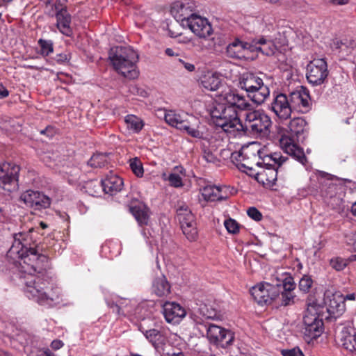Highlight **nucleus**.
I'll use <instances>...</instances> for the list:
<instances>
[{
  "label": "nucleus",
  "mask_w": 356,
  "mask_h": 356,
  "mask_svg": "<svg viewBox=\"0 0 356 356\" xmlns=\"http://www.w3.org/2000/svg\"><path fill=\"white\" fill-rule=\"evenodd\" d=\"M33 231L31 228L29 232L14 234L7 257L18 263L24 273L20 278L24 284L25 295L40 305H51L58 299V295L49 286V277L47 275L49 259L38 252L31 235Z\"/></svg>",
  "instance_id": "f257e3e1"
},
{
  "label": "nucleus",
  "mask_w": 356,
  "mask_h": 356,
  "mask_svg": "<svg viewBox=\"0 0 356 356\" xmlns=\"http://www.w3.org/2000/svg\"><path fill=\"white\" fill-rule=\"evenodd\" d=\"M216 127L231 136L251 134L264 137L270 131V117L261 109H254L244 96L228 89L222 91L209 108Z\"/></svg>",
  "instance_id": "f03ea898"
},
{
  "label": "nucleus",
  "mask_w": 356,
  "mask_h": 356,
  "mask_svg": "<svg viewBox=\"0 0 356 356\" xmlns=\"http://www.w3.org/2000/svg\"><path fill=\"white\" fill-rule=\"evenodd\" d=\"M306 124L307 122L303 118H294L288 125L289 135H283L280 139L282 149L302 165L307 162V158L302 149L297 145V142L305 138Z\"/></svg>",
  "instance_id": "7ed1b4c3"
},
{
  "label": "nucleus",
  "mask_w": 356,
  "mask_h": 356,
  "mask_svg": "<svg viewBox=\"0 0 356 356\" xmlns=\"http://www.w3.org/2000/svg\"><path fill=\"white\" fill-rule=\"evenodd\" d=\"M109 59L119 74L129 79L138 77L136 63L138 60V54L131 47L118 46L111 48Z\"/></svg>",
  "instance_id": "20e7f679"
},
{
  "label": "nucleus",
  "mask_w": 356,
  "mask_h": 356,
  "mask_svg": "<svg viewBox=\"0 0 356 356\" xmlns=\"http://www.w3.org/2000/svg\"><path fill=\"white\" fill-rule=\"evenodd\" d=\"M287 160L288 158L283 156L280 152L264 156L261 162L257 163L258 166L261 167L255 174L257 181L263 185H274L277 177L278 168Z\"/></svg>",
  "instance_id": "39448f33"
},
{
  "label": "nucleus",
  "mask_w": 356,
  "mask_h": 356,
  "mask_svg": "<svg viewBox=\"0 0 356 356\" xmlns=\"http://www.w3.org/2000/svg\"><path fill=\"white\" fill-rule=\"evenodd\" d=\"M238 87L245 90L248 97L257 105L263 104L270 95L268 87L254 73H243L239 79Z\"/></svg>",
  "instance_id": "423d86ee"
},
{
  "label": "nucleus",
  "mask_w": 356,
  "mask_h": 356,
  "mask_svg": "<svg viewBox=\"0 0 356 356\" xmlns=\"http://www.w3.org/2000/svg\"><path fill=\"white\" fill-rule=\"evenodd\" d=\"M307 305V308L303 317L304 333L311 339H316L321 335L323 330V323L318 316V311L322 305L312 297L308 298Z\"/></svg>",
  "instance_id": "0eeeda50"
},
{
  "label": "nucleus",
  "mask_w": 356,
  "mask_h": 356,
  "mask_svg": "<svg viewBox=\"0 0 356 356\" xmlns=\"http://www.w3.org/2000/svg\"><path fill=\"white\" fill-rule=\"evenodd\" d=\"M207 337L211 343L222 348H226L232 345L234 341V334L229 330H227L213 323L205 325Z\"/></svg>",
  "instance_id": "6e6552de"
},
{
  "label": "nucleus",
  "mask_w": 356,
  "mask_h": 356,
  "mask_svg": "<svg viewBox=\"0 0 356 356\" xmlns=\"http://www.w3.org/2000/svg\"><path fill=\"white\" fill-rule=\"evenodd\" d=\"M254 300L261 305L271 303L280 293V285L262 282L258 284L250 289Z\"/></svg>",
  "instance_id": "1a4fd4ad"
},
{
  "label": "nucleus",
  "mask_w": 356,
  "mask_h": 356,
  "mask_svg": "<svg viewBox=\"0 0 356 356\" xmlns=\"http://www.w3.org/2000/svg\"><path fill=\"white\" fill-rule=\"evenodd\" d=\"M327 75V65L323 58L314 59L307 65L306 76L312 86L323 84Z\"/></svg>",
  "instance_id": "9d476101"
},
{
  "label": "nucleus",
  "mask_w": 356,
  "mask_h": 356,
  "mask_svg": "<svg viewBox=\"0 0 356 356\" xmlns=\"http://www.w3.org/2000/svg\"><path fill=\"white\" fill-rule=\"evenodd\" d=\"M196 9V3L193 0L177 1L173 3L170 12L175 19L184 26L186 21L195 14Z\"/></svg>",
  "instance_id": "9b49d317"
},
{
  "label": "nucleus",
  "mask_w": 356,
  "mask_h": 356,
  "mask_svg": "<svg viewBox=\"0 0 356 356\" xmlns=\"http://www.w3.org/2000/svg\"><path fill=\"white\" fill-rule=\"evenodd\" d=\"M328 176L330 175L319 172L315 177L311 178L312 184L308 186L304 195H315L320 190L322 195L332 197L336 190V185L328 178L325 180Z\"/></svg>",
  "instance_id": "f8f14e48"
},
{
  "label": "nucleus",
  "mask_w": 356,
  "mask_h": 356,
  "mask_svg": "<svg viewBox=\"0 0 356 356\" xmlns=\"http://www.w3.org/2000/svg\"><path fill=\"white\" fill-rule=\"evenodd\" d=\"M323 305L326 307L327 312L334 317L341 315L346 309L343 295L331 290L325 291Z\"/></svg>",
  "instance_id": "ddd939ff"
},
{
  "label": "nucleus",
  "mask_w": 356,
  "mask_h": 356,
  "mask_svg": "<svg viewBox=\"0 0 356 356\" xmlns=\"http://www.w3.org/2000/svg\"><path fill=\"white\" fill-rule=\"evenodd\" d=\"M20 200L27 207L34 210L48 208L51 204L50 198L44 194L32 190H27L22 193Z\"/></svg>",
  "instance_id": "4468645a"
},
{
  "label": "nucleus",
  "mask_w": 356,
  "mask_h": 356,
  "mask_svg": "<svg viewBox=\"0 0 356 356\" xmlns=\"http://www.w3.org/2000/svg\"><path fill=\"white\" fill-rule=\"evenodd\" d=\"M291 106L293 111L305 113L311 109V98L308 90L303 87L289 95Z\"/></svg>",
  "instance_id": "2eb2a0df"
},
{
  "label": "nucleus",
  "mask_w": 356,
  "mask_h": 356,
  "mask_svg": "<svg viewBox=\"0 0 356 356\" xmlns=\"http://www.w3.org/2000/svg\"><path fill=\"white\" fill-rule=\"evenodd\" d=\"M19 166L13 163H0V188L11 191L10 186L17 181Z\"/></svg>",
  "instance_id": "dca6fc26"
},
{
  "label": "nucleus",
  "mask_w": 356,
  "mask_h": 356,
  "mask_svg": "<svg viewBox=\"0 0 356 356\" xmlns=\"http://www.w3.org/2000/svg\"><path fill=\"white\" fill-rule=\"evenodd\" d=\"M184 27H188L200 38H207L212 33V28L207 19L196 13L185 23Z\"/></svg>",
  "instance_id": "f3484780"
},
{
  "label": "nucleus",
  "mask_w": 356,
  "mask_h": 356,
  "mask_svg": "<svg viewBox=\"0 0 356 356\" xmlns=\"http://www.w3.org/2000/svg\"><path fill=\"white\" fill-rule=\"evenodd\" d=\"M270 110L281 120L288 119L292 113L289 96L280 93L273 99Z\"/></svg>",
  "instance_id": "a211bd4d"
},
{
  "label": "nucleus",
  "mask_w": 356,
  "mask_h": 356,
  "mask_svg": "<svg viewBox=\"0 0 356 356\" xmlns=\"http://www.w3.org/2000/svg\"><path fill=\"white\" fill-rule=\"evenodd\" d=\"M163 314L167 322L176 324L186 316V312L175 302H165L163 305Z\"/></svg>",
  "instance_id": "6ab92c4d"
},
{
  "label": "nucleus",
  "mask_w": 356,
  "mask_h": 356,
  "mask_svg": "<svg viewBox=\"0 0 356 356\" xmlns=\"http://www.w3.org/2000/svg\"><path fill=\"white\" fill-rule=\"evenodd\" d=\"M146 339L158 351H164L168 341L167 331L164 329H150L143 331Z\"/></svg>",
  "instance_id": "aec40b11"
},
{
  "label": "nucleus",
  "mask_w": 356,
  "mask_h": 356,
  "mask_svg": "<svg viewBox=\"0 0 356 356\" xmlns=\"http://www.w3.org/2000/svg\"><path fill=\"white\" fill-rule=\"evenodd\" d=\"M337 341L344 350L353 353L356 351V332L351 327H343L339 336Z\"/></svg>",
  "instance_id": "412c9836"
},
{
  "label": "nucleus",
  "mask_w": 356,
  "mask_h": 356,
  "mask_svg": "<svg viewBox=\"0 0 356 356\" xmlns=\"http://www.w3.org/2000/svg\"><path fill=\"white\" fill-rule=\"evenodd\" d=\"M179 130L185 131L190 136L201 139L204 138V127L201 125L200 120L191 115Z\"/></svg>",
  "instance_id": "4be33fe9"
},
{
  "label": "nucleus",
  "mask_w": 356,
  "mask_h": 356,
  "mask_svg": "<svg viewBox=\"0 0 356 356\" xmlns=\"http://www.w3.org/2000/svg\"><path fill=\"white\" fill-rule=\"evenodd\" d=\"M245 51H251L250 41L243 42L236 39L227 47L226 54L229 58L241 59L245 57Z\"/></svg>",
  "instance_id": "5701e85b"
},
{
  "label": "nucleus",
  "mask_w": 356,
  "mask_h": 356,
  "mask_svg": "<svg viewBox=\"0 0 356 356\" xmlns=\"http://www.w3.org/2000/svg\"><path fill=\"white\" fill-rule=\"evenodd\" d=\"M123 184L122 178L111 172L102 180V191L110 195L120 191L122 189Z\"/></svg>",
  "instance_id": "b1692460"
},
{
  "label": "nucleus",
  "mask_w": 356,
  "mask_h": 356,
  "mask_svg": "<svg viewBox=\"0 0 356 356\" xmlns=\"http://www.w3.org/2000/svg\"><path fill=\"white\" fill-rule=\"evenodd\" d=\"M251 51H259L266 56L273 55L277 48L272 40H266L264 38L254 39L250 41Z\"/></svg>",
  "instance_id": "393cba45"
},
{
  "label": "nucleus",
  "mask_w": 356,
  "mask_h": 356,
  "mask_svg": "<svg viewBox=\"0 0 356 356\" xmlns=\"http://www.w3.org/2000/svg\"><path fill=\"white\" fill-rule=\"evenodd\" d=\"M185 176V169L181 165L175 166L170 174L165 172L161 174L162 179L168 181L169 185L174 188H181L184 186L183 177Z\"/></svg>",
  "instance_id": "a878e982"
},
{
  "label": "nucleus",
  "mask_w": 356,
  "mask_h": 356,
  "mask_svg": "<svg viewBox=\"0 0 356 356\" xmlns=\"http://www.w3.org/2000/svg\"><path fill=\"white\" fill-rule=\"evenodd\" d=\"M225 187L208 185L200 189L202 197L206 201H221L227 199V194L223 191Z\"/></svg>",
  "instance_id": "bb28decb"
},
{
  "label": "nucleus",
  "mask_w": 356,
  "mask_h": 356,
  "mask_svg": "<svg viewBox=\"0 0 356 356\" xmlns=\"http://www.w3.org/2000/svg\"><path fill=\"white\" fill-rule=\"evenodd\" d=\"M170 284L165 276L161 275L154 278L151 291L157 297H165L170 293Z\"/></svg>",
  "instance_id": "cd10ccee"
},
{
  "label": "nucleus",
  "mask_w": 356,
  "mask_h": 356,
  "mask_svg": "<svg viewBox=\"0 0 356 356\" xmlns=\"http://www.w3.org/2000/svg\"><path fill=\"white\" fill-rule=\"evenodd\" d=\"M231 160L236 168L250 176H253V168L250 166V162L243 152H234L231 155Z\"/></svg>",
  "instance_id": "c85d7f7f"
},
{
  "label": "nucleus",
  "mask_w": 356,
  "mask_h": 356,
  "mask_svg": "<svg viewBox=\"0 0 356 356\" xmlns=\"http://www.w3.org/2000/svg\"><path fill=\"white\" fill-rule=\"evenodd\" d=\"M191 115L184 112H177L173 110L166 111L164 115V119L169 125L180 129L184 122L187 120Z\"/></svg>",
  "instance_id": "c756f323"
},
{
  "label": "nucleus",
  "mask_w": 356,
  "mask_h": 356,
  "mask_svg": "<svg viewBox=\"0 0 356 356\" xmlns=\"http://www.w3.org/2000/svg\"><path fill=\"white\" fill-rule=\"evenodd\" d=\"M55 17L56 19V25L58 31L62 34L71 37L73 34L71 27L72 17L68 11L63 13H55Z\"/></svg>",
  "instance_id": "7c9ffc66"
},
{
  "label": "nucleus",
  "mask_w": 356,
  "mask_h": 356,
  "mask_svg": "<svg viewBox=\"0 0 356 356\" xmlns=\"http://www.w3.org/2000/svg\"><path fill=\"white\" fill-rule=\"evenodd\" d=\"M331 47L334 50L348 54L355 48L356 42L350 38H335L332 40Z\"/></svg>",
  "instance_id": "2f4dec72"
},
{
  "label": "nucleus",
  "mask_w": 356,
  "mask_h": 356,
  "mask_svg": "<svg viewBox=\"0 0 356 356\" xmlns=\"http://www.w3.org/2000/svg\"><path fill=\"white\" fill-rule=\"evenodd\" d=\"M201 84L205 89L215 91L219 88L221 84V79L218 74L207 72L201 78Z\"/></svg>",
  "instance_id": "473e14b6"
},
{
  "label": "nucleus",
  "mask_w": 356,
  "mask_h": 356,
  "mask_svg": "<svg viewBox=\"0 0 356 356\" xmlns=\"http://www.w3.org/2000/svg\"><path fill=\"white\" fill-rule=\"evenodd\" d=\"M124 120L127 129L134 134L140 133L145 126L144 121L135 115H127Z\"/></svg>",
  "instance_id": "72a5a7b5"
},
{
  "label": "nucleus",
  "mask_w": 356,
  "mask_h": 356,
  "mask_svg": "<svg viewBox=\"0 0 356 356\" xmlns=\"http://www.w3.org/2000/svg\"><path fill=\"white\" fill-rule=\"evenodd\" d=\"M176 213L180 225L186 223L187 221H191L194 217L189 207L184 202L178 203Z\"/></svg>",
  "instance_id": "f704fd0d"
},
{
  "label": "nucleus",
  "mask_w": 356,
  "mask_h": 356,
  "mask_svg": "<svg viewBox=\"0 0 356 356\" xmlns=\"http://www.w3.org/2000/svg\"><path fill=\"white\" fill-rule=\"evenodd\" d=\"M200 315L206 319H218L220 317V313L211 305L201 304L197 312Z\"/></svg>",
  "instance_id": "c9c22d12"
},
{
  "label": "nucleus",
  "mask_w": 356,
  "mask_h": 356,
  "mask_svg": "<svg viewBox=\"0 0 356 356\" xmlns=\"http://www.w3.org/2000/svg\"><path fill=\"white\" fill-rule=\"evenodd\" d=\"M130 211L140 225L148 223L149 216L145 208L136 206L131 207Z\"/></svg>",
  "instance_id": "e433bc0d"
},
{
  "label": "nucleus",
  "mask_w": 356,
  "mask_h": 356,
  "mask_svg": "<svg viewBox=\"0 0 356 356\" xmlns=\"http://www.w3.org/2000/svg\"><path fill=\"white\" fill-rule=\"evenodd\" d=\"M129 167L134 174L138 177H142L144 174L143 163L138 157L129 159Z\"/></svg>",
  "instance_id": "4c0bfd02"
},
{
  "label": "nucleus",
  "mask_w": 356,
  "mask_h": 356,
  "mask_svg": "<svg viewBox=\"0 0 356 356\" xmlns=\"http://www.w3.org/2000/svg\"><path fill=\"white\" fill-rule=\"evenodd\" d=\"M313 283L314 281L310 275H303L299 280L298 289L302 293H307L309 292Z\"/></svg>",
  "instance_id": "58836bf2"
},
{
  "label": "nucleus",
  "mask_w": 356,
  "mask_h": 356,
  "mask_svg": "<svg viewBox=\"0 0 356 356\" xmlns=\"http://www.w3.org/2000/svg\"><path fill=\"white\" fill-rule=\"evenodd\" d=\"M87 193L92 196H97L102 190V181L91 180L88 181L85 186Z\"/></svg>",
  "instance_id": "ea45409f"
},
{
  "label": "nucleus",
  "mask_w": 356,
  "mask_h": 356,
  "mask_svg": "<svg viewBox=\"0 0 356 356\" xmlns=\"http://www.w3.org/2000/svg\"><path fill=\"white\" fill-rule=\"evenodd\" d=\"M38 44L40 47V54L42 56H47L54 51L53 42L51 40L40 39Z\"/></svg>",
  "instance_id": "a19ab883"
},
{
  "label": "nucleus",
  "mask_w": 356,
  "mask_h": 356,
  "mask_svg": "<svg viewBox=\"0 0 356 356\" xmlns=\"http://www.w3.org/2000/svg\"><path fill=\"white\" fill-rule=\"evenodd\" d=\"M106 163V156L102 154H96L92 156L90 159L88 161V165L92 168H102Z\"/></svg>",
  "instance_id": "79ce46f5"
},
{
  "label": "nucleus",
  "mask_w": 356,
  "mask_h": 356,
  "mask_svg": "<svg viewBox=\"0 0 356 356\" xmlns=\"http://www.w3.org/2000/svg\"><path fill=\"white\" fill-rule=\"evenodd\" d=\"M276 284L280 285V289H282L283 292H293L296 289V283L291 277H286L282 281V283L277 282Z\"/></svg>",
  "instance_id": "37998d69"
},
{
  "label": "nucleus",
  "mask_w": 356,
  "mask_h": 356,
  "mask_svg": "<svg viewBox=\"0 0 356 356\" xmlns=\"http://www.w3.org/2000/svg\"><path fill=\"white\" fill-rule=\"evenodd\" d=\"M224 225L227 231L230 234H236L239 232L238 223L232 218L225 220Z\"/></svg>",
  "instance_id": "c03bdc74"
},
{
  "label": "nucleus",
  "mask_w": 356,
  "mask_h": 356,
  "mask_svg": "<svg viewBox=\"0 0 356 356\" xmlns=\"http://www.w3.org/2000/svg\"><path fill=\"white\" fill-rule=\"evenodd\" d=\"M281 293V304L287 306L294 302L296 295L294 292H280Z\"/></svg>",
  "instance_id": "a18cd8bd"
},
{
  "label": "nucleus",
  "mask_w": 356,
  "mask_h": 356,
  "mask_svg": "<svg viewBox=\"0 0 356 356\" xmlns=\"http://www.w3.org/2000/svg\"><path fill=\"white\" fill-rule=\"evenodd\" d=\"M183 234L190 241H194L197 238V229L195 227H184L181 228Z\"/></svg>",
  "instance_id": "49530a36"
},
{
  "label": "nucleus",
  "mask_w": 356,
  "mask_h": 356,
  "mask_svg": "<svg viewBox=\"0 0 356 356\" xmlns=\"http://www.w3.org/2000/svg\"><path fill=\"white\" fill-rule=\"evenodd\" d=\"M330 266L336 270L340 271L345 268L346 262L343 259L337 257L330 260Z\"/></svg>",
  "instance_id": "de8ad7c7"
},
{
  "label": "nucleus",
  "mask_w": 356,
  "mask_h": 356,
  "mask_svg": "<svg viewBox=\"0 0 356 356\" xmlns=\"http://www.w3.org/2000/svg\"><path fill=\"white\" fill-rule=\"evenodd\" d=\"M66 1L67 0H56L53 5L55 13H63L64 12H67V6L65 5Z\"/></svg>",
  "instance_id": "09e8293b"
},
{
  "label": "nucleus",
  "mask_w": 356,
  "mask_h": 356,
  "mask_svg": "<svg viewBox=\"0 0 356 356\" xmlns=\"http://www.w3.org/2000/svg\"><path fill=\"white\" fill-rule=\"evenodd\" d=\"M129 91L134 95L140 97H146L147 95V91L137 85H131L129 88Z\"/></svg>",
  "instance_id": "8fccbe9b"
},
{
  "label": "nucleus",
  "mask_w": 356,
  "mask_h": 356,
  "mask_svg": "<svg viewBox=\"0 0 356 356\" xmlns=\"http://www.w3.org/2000/svg\"><path fill=\"white\" fill-rule=\"evenodd\" d=\"M248 216L255 221H260L262 219L261 213L255 207H250L247 211Z\"/></svg>",
  "instance_id": "3c124183"
},
{
  "label": "nucleus",
  "mask_w": 356,
  "mask_h": 356,
  "mask_svg": "<svg viewBox=\"0 0 356 356\" xmlns=\"http://www.w3.org/2000/svg\"><path fill=\"white\" fill-rule=\"evenodd\" d=\"M282 356H304L302 352L299 348L292 349H283L281 351Z\"/></svg>",
  "instance_id": "603ef678"
},
{
  "label": "nucleus",
  "mask_w": 356,
  "mask_h": 356,
  "mask_svg": "<svg viewBox=\"0 0 356 356\" xmlns=\"http://www.w3.org/2000/svg\"><path fill=\"white\" fill-rule=\"evenodd\" d=\"M178 62L183 65V67L188 72H192L195 71V65L189 62L186 61L184 59L179 58Z\"/></svg>",
  "instance_id": "864d4df0"
},
{
  "label": "nucleus",
  "mask_w": 356,
  "mask_h": 356,
  "mask_svg": "<svg viewBox=\"0 0 356 356\" xmlns=\"http://www.w3.org/2000/svg\"><path fill=\"white\" fill-rule=\"evenodd\" d=\"M56 130L53 127H47L45 129H43L40 131L42 134H45L48 137L51 138L56 134Z\"/></svg>",
  "instance_id": "5fc2aeb1"
},
{
  "label": "nucleus",
  "mask_w": 356,
  "mask_h": 356,
  "mask_svg": "<svg viewBox=\"0 0 356 356\" xmlns=\"http://www.w3.org/2000/svg\"><path fill=\"white\" fill-rule=\"evenodd\" d=\"M203 157L209 163H214L216 160V156L210 152H204Z\"/></svg>",
  "instance_id": "6e6d98bb"
},
{
  "label": "nucleus",
  "mask_w": 356,
  "mask_h": 356,
  "mask_svg": "<svg viewBox=\"0 0 356 356\" xmlns=\"http://www.w3.org/2000/svg\"><path fill=\"white\" fill-rule=\"evenodd\" d=\"M8 95L9 91L2 83H0V99H3Z\"/></svg>",
  "instance_id": "4d7b16f0"
},
{
  "label": "nucleus",
  "mask_w": 356,
  "mask_h": 356,
  "mask_svg": "<svg viewBox=\"0 0 356 356\" xmlns=\"http://www.w3.org/2000/svg\"><path fill=\"white\" fill-rule=\"evenodd\" d=\"M191 227H196V222H195V216L193 218L191 222L190 220V221L186 222V223L181 224V228H184V227L190 228Z\"/></svg>",
  "instance_id": "13d9d810"
},
{
  "label": "nucleus",
  "mask_w": 356,
  "mask_h": 356,
  "mask_svg": "<svg viewBox=\"0 0 356 356\" xmlns=\"http://www.w3.org/2000/svg\"><path fill=\"white\" fill-rule=\"evenodd\" d=\"M63 346L60 340H54L51 343V347L54 350H58Z\"/></svg>",
  "instance_id": "bf43d9fd"
},
{
  "label": "nucleus",
  "mask_w": 356,
  "mask_h": 356,
  "mask_svg": "<svg viewBox=\"0 0 356 356\" xmlns=\"http://www.w3.org/2000/svg\"><path fill=\"white\" fill-rule=\"evenodd\" d=\"M165 54L170 57L177 56L179 55L178 52L175 51L172 48L165 49Z\"/></svg>",
  "instance_id": "052dcab7"
},
{
  "label": "nucleus",
  "mask_w": 356,
  "mask_h": 356,
  "mask_svg": "<svg viewBox=\"0 0 356 356\" xmlns=\"http://www.w3.org/2000/svg\"><path fill=\"white\" fill-rule=\"evenodd\" d=\"M355 297H356V295L355 293H349V294H347L346 296L343 295V298H344V302L346 301V300H355Z\"/></svg>",
  "instance_id": "680f3d73"
},
{
  "label": "nucleus",
  "mask_w": 356,
  "mask_h": 356,
  "mask_svg": "<svg viewBox=\"0 0 356 356\" xmlns=\"http://www.w3.org/2000/svg\"><path fill=\"white\" fill-rule=\"evenodd\" d=\"M330 1L335 5H345L348 3V0H330Z\"/></svg>",
  "instance_id": "e2e57ef3"
},
{
  "label": "nucleus",
  "mask_w": 356,
  "mask_h": 356,
  "mask_svg": "<svg viewBox=\"0 0 356 356\" xmlns=\"http://www.w3.org/2000/svg\"><path fill=\"white\" fill-rule=\"evenodd\" d=\"M170 35L172 38H180L181 36V34L179 33H175L171 30H169Z\"/></svg>",
  "instance_id": "0e129e2a"
},
{
  "label": "nucleus",
  "mask_w": 356,
  "mask_h": 356,
  "mask_svg": "<svg viewBox=\"0 0 356 356\" xmlns=\"http://www.w3.org/2000/svg\"><path fill=\"white\" fill-rule=\"evenodd\" d=\"M351 212L356 217V202L351 207Z\"/></svg>",
  "instance_id": "69168bd1"
},
{
  "label": "nucleus",
  "mask_w": 356,
  "mask_h": 356,
  "mask_svg": "<svg viewBox=\"0 0 356 356\" xmlns=\"http://www.w3.org/2000/svg\"><path fill=\"white\" fill-rule=\"evenodd\" d=\"M44 356H55V355L49 350H46L44 352Z\"/></svg>",
  "instance_id": "338daca9"
},
{
  "label": "nucleus",
  "mask_w": 356,
  "mask_h": 356,
  "mask_svg": "<svg viewBox=\"0 0 356 356\" xmlns=\"http://www.w3.org/2000/svg\"><path fill=\"white\" fill-rule=\"evenodd\" d=\"M0 356H11L9 353L6 352H0Z\"/></svg>",
  "instance_id": "774afa93"
}]
</instances>
